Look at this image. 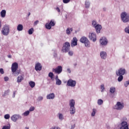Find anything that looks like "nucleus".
Listing matches in <instances>:
<instances>
[{
    "label": "nucleus",
    "instance_id": "13d9d810",
    "mask_svg": "<svg viewBox=\"0 0 129 129\" xmlns=\"http://www.w3.org/2000/svg\"><path fill=\"white\" fill-rule=\"evenodd\" d=\"M8 57L10 59H11V58H12V55L9 54V55H8Z\"/></svg>",
    "mask_w": 129,
    "mask_h": 129
},
{
    "label": "nucleus",
    "instance_id": "9b49d317",
    "mask_svg": "<svg viewBox=\"0 0 129 129\" xmlns=\"http://www.w3.org/2000/svg\"><path fill=\"white\" fill-rule=\"evenodd\" d=\"M107 39L105 37H102L100 39V44H101L102 46H106V45H107Z\"/></svg>",
    "mask_w": 129,
    "mask_h": 129
},
{
    "label": "nucleus",
    "instance_id": "423d86ee",
    "mask_svg": "<svg viewBox=\"0 0 129 129\" xmlns=\"http://www.w3.org/2000/svg\"><path fill=\"white\" fill-rule=\"evenodd\" d=\"M88 38L90 40V41H92V42H96V40H97V38L96 37V34L93 32H90L88 35Z\"/></svg>",
    "mask_w": 129,
    "mask_h": 129
},
{
    "label": "nucleus",
    "instance_id": "37998d69",
    "mask_svg": "<svg viewBox=\"0 0 129 129\" xmlns=\"http://www.w3.org/2000/svg\"><path fill=\"white\" fill-rule=\"evenodd\" d=\"M10 114H7L4 116V118H5V119H10Z\"/></svg>",
    "mask_w": 129,
    "mask_h": 129
},
{
    "label": "nucleus",
    "instance_id": "c9c22d12",
    "mask_svg": "<svg viewBox=\"0 0 129 129\" xmlns=\"http://www.w3.org/2000/svg\"><path fill=\"white\" fill-rule=\"evenodd\" d=\"M92 26L94 28H95V27H96L97 26V25H99V24H97V22H96V21L95 20H94L92 22Z\"/></svg>",
    "mask_w": 129,
    "mask_h": 129
},
{
    "label": "nucleus",
    "instance_id": "39448f33",
    "mask_svg": "<svg viewBox=\"0 0 129 129\" xmlns=\"http://www.w3.org/2000/svg\"><path fill=\"white\" fill-rule=\"evenodd\" d=\"M70 50V43L69 42H66L62 47V52L63 53H67Z\"/></svg>",
    "mask_w": 129,
    "mask_h": 129
},
{
    "label": "nucleus",
    "instance_id": "e2e57ef3",
    "mask_svg": "<svg viewBox=\"0 0 129 129\" xmlns=\"http://www.w3.org/2000/svg\"><path fill=\"white\" fill-rule=\"evenodd\" d=\"M74 66H75V67H76V66H77V63H74Z\"/></svg>",
    "mask_w": 129,
    "mask_h": 129
},
{
    "label": "nucleus",
    "instance_id": "ddd939ff",
    "mask_svg": "<svg viewBox=\"0 0 129 129\" xmlns=\"http://www.w3.org/2000/svg\"><path fill=\"white\" fill-rule=\"evenodd\" d=\"M35 70L36 71H41L42 70V64L40 62L35 64Z\"/></svg>",
    "mask_w": 129,
    "mask_h": 129
},
{
    "label": "nucleus",
    "instance_id": "052dcab7",
    "mask_svg": "<svg viewBox=\"0 0 129 129\" xmlns=\"http://www.w3.org/2000/svg\"><path fill=\"white\" fill-rule=\"evenodd\" d=\"M59 79L58 78V76H55V81L59 80Z\"/></svg>",
    "mask_w": 129,
    "mask_h": 129
},
{
    "label": "nucleus",
    "instance_id": "f704fd0d",
    "mask_svg": "<svg viewBox=\"0 0 129 129\" xmlns=\"http://www.w3.org/2000/svg\"><path fill=\"white\" fill-rule=\"evenodd\" d=\"M29 114H30V111L27 110V111H26L24 113H23L22 114V115H23V116H28Z\"/></svg>",
    "mask_w": 129,
    "mask_h": 129
},
{
    "label": "nucleus",
    "instance_id": "f3484780",
    "mask_svg": "<svg viewBox=\"0 0 129 129\" xmlns=\"http://www.w3.org/2000/svg\"><path fill=\"white\" fill-rule=\"evenodd\" d=\"M46 98L47 99H54L55 98V94L52 93L48 94L46 96Z\"/></svg>",
    "mask_w": 129,
    "mask_h": 129
},
{
    "label": "nucleus",
    "instance_id": "4c0bfd02",
    "mask_svg": "<svg viewBox=\"0 0 129 129\" xmlns=\"http://www.w3.org/2000/svg\"><path fill=\"white\" fill-rule=\"evenodd\" d=\"M34 32V28H31L28 30L29 35H32Z\"/></svg>",
    "mask_w": 129,
    "mask_h": 129
},
{
    "label": "nucleus",
    "instance_id": "5701e85b",
    "mask_svg": "<svg viewBox=\"0 0 129 129\" xmlns=\"http://www.w3.org/2000/svg\"><path fill=\"white\" fill-rule=\"evenodd\" d=\"M109 93H111V94H113L115 93V87H111L109 88Z\"/></svg>",
    "mask_w": 129,
    "mask_h": 129
},
{
    "label": "nucleus",
    "instance_id": "774afa93",
    "mask_svg": "<svg viewBox=\"0 0 129 129\" xmlns=\"http://www.w3.org/2000/svg\"><path fill=\"white\" fill-rule=\"evenodd\" d=\"M2 27V22L0 21V28Z\"/></svg>",
    "mask_w": 129,
    "mask_h": 129
},
{
    "label": "nucleus",
    "instance_id": "ea45409f",
    "mask_svg": "<svg viewBox=\"0 0 129 129\" xmlns=\"http://www.w3.org/2000/svg\"><path fill=\"white\" fill-rule=\"evenodd\" d=\"M55 22H54V20H51L50 22L49 23V25H50V26L51 27H54V26H55Z\"/></svg>",
    "mask_w": 129,
    "mask_h": 129
},
{
    "label": "nucleus",
    "instance_id": "20e7f679",
    "mask_svg": "<svg viewBox=\"0 0 129 129\" xmlns=\"http://www.w3.org/2000/svg\"><path fill=\"white\" fill-rule=\"evenodd\" d=\"M124 107V103L122 102H117L116 105L114 106V109L116 110H121L123 109Z\"/></svg>",
    "mask_w": 129,
    "mask_h": 129
},
{
    "label": "nucleus",
    "instance_id": "c03bdc74",
    "mask_svg": "<svg viewBox=\"0 0 129 129\" xmlns=\"http://www.w3.org/2000/svg\"><path fill=\"white\" fill-rule=\"evenodd\" d=\"M128 85H129V80L124 83V86H125V87H127Z\"/></svg>",
    "mask_w": 129,
    "mask_h": 129
},
{
    "label": "nucleus",
    "instance_id": "4d7b16f0",
    "mask_svg": "<svg viewBox=\"0 0 129 129\" xmlns=\"http://www.w3.org/2000/svg\"><path fill=\"white\" fill-rule=\"evenodd\" d=\"M15 95H16V91H14L13 92V98H15Z\"/></svg>",
    "mask_w": 129,
    "mask_h": 129
},
{
    "label": "nucleus",
    "instance_id": "cd10ccee",
    "mask_svg": "<svg viewBox=\"0 0 129 129\" xmlns=\"http://www.w3.org/2000/svg\"><path fill=\"white\" fill-rule=\"evenodd\" d=\"M58 117L59 119V120H63V119H64V115H63V114L61 113H58Z\"/></svg>",
    "mask_w": 129,
    "mask_h": 129
},
{
    "label": "nucleus",
    "instance_id": "603ef678",
    "mask_svg": "<svg viewBox=\"0 0 129 129\" xmlns=\"http://www.w3.org/2000/svg\"><path fill=\"white\" fill-rule=\"evenodd\" d=\"M9 78L8 77H4V80L6 82H7V81H9Z\"/></svg>",
    "mask_w": 129,
    "mask_h": 129
},
{
    "label": "nucleus",
    "instance_id": "f257e3e1",
    "mask_svg": "<svg viewBox=\"0 0 129 129\" xmlns=\"http://www.w3.org/2000/svg\"><path fill=\"white\" fill-rule=\"evenodd\" d=\"M120 19L123 24L129 23V13L126 11H123L120 14Z\"/></svg>",
    "mask_w": 129,
    "mask_h": 129
},
{
    "label": "nucleus",
    "instance_id": "864d4df0",
    "mask_svg": "<svg viewBox=\"0 0 129 129\" xmlns=\"http://www.w3.org/2000/svg\"><path fill=\"white\" fill-rule=\"evenodd\" d=\"M38 24H39V21L37 20L35 22H34V26H37V25H38Z\"/></svg>",
    "mask_w": 129,
    "mask_h": 129
},
{
    "label": "nucleus",
    "instance_id": "a211bd4d",
    "mask_svg": "<svg viewBox=\"0 0 129 129\" xmlns=\"http://www.w3.org/2000/svg\"><path fill=\"white\" fill-rule=\"evenodd\" d=\"M24 80V76L22 75L19 76L17 78V83H21L22 81Z\"/></svg>",
    "mask_w": 129,
    "mask_h": 129
},
{
    "label": "nucleus",
    "instance_id": "2f4dec72",
    "mask_svg": "<svg viewBox=\"0 0 129 129\" xmlns=\"http://www.w3.org/2000/svg\"><path fill=\"white\" fill-rule=\"evenodd\" d=\"M54 76V74H53V73L52 72H50L48 74V77H49L51 80H54V78H53V77Z\"/></svg>",
    "mask_w": 129,
    "mask_h": 129
},
{
    "label": "nucleus",
    "instance_id": "3c124183",
    "mask_svg": "<svg viewBox=\"0 0 129 129\" xmlns=\"http://www.w3.org/2000/svg\"><path fill=\"white\" fill-rule=\"evenodd\" d=\"M0 73L1 74H4L5 72L4 71V69H0Z\"/></svg>",
    "mask_w": 129,
    "mask_h": 129
},
{
    "label": "nucleus",
    "instance_id": "f8f14e48",
    "mask_svg": "<svg viewBox=\"0 0 129 129\" xmlns=\"http://www.w3.org/2000/svg\"><path fill=\"white\" fill-rule=\"evenodd\" d=\"M100 56L101 59H102L103 60H105V59L107 58V53H106V51H102L100 53Z\"/></svg>",
    "mask_w": 129,
    "mask_h": 129
},
{
    "label": "nucleus",
    "instance_id": "a878e982",
    "mask_svg": "<svg viewBox=\"0 0 129 129\" xmlns=\"http://www.w3.org/2000/svg\"><path fill=\"white\" fill-rule=\"evenodd\" d=\"M84 44H85V46L87 48H89L90 47V41H89L88 39L87 40Z\"/></svg>",
    "mask_w": 129,
    "mask_h": 129
},
{
    "label": "nucleus",
    "instance_id": "6ab92c4d",
    "mask_svg": "<svg viewBox=\"0 0 129 129\" xmlns=\"http://www.w3.org/2000/svg\"><path fill=\"white\" fill-rule=\"evenodd\" d=\"M70 114H75V112H76V109L75 108V106L70 107Z\"/></svg>",
    "mask_w": 129,
    "mask_h": 129
},
{
    "label": "nucleus",
    "instance_id": "b1692460",
    "mask_svg": "<svg viewBox=\"0 0 129 129\" xmlns=\"http://www.w3.org/2000/svg\"><path fill=\"white\" fill-rule=\"evenodd\" d=\"M87 40H88V38L85 36H83L80 39V42H81V43H83V44H84Z\"/></svg>",
    "mask_w": 129,
    "mask_h": 129
},
{
    "label": "nucleus",
    "instance_id": "4be33fe9",
    "mask_svg": "<svg viewBox=\"0 0 129 129\" xmlns=\"http://www.w3.org/2000/svg\"><path fill=\"white\" fill-rule=\"evenodd\" d=\"M85 7L86 9H89L90 8V1L89 0H86L85 3Z\"/></svg>",
    "mask_w": 129,
    "mask_h": 129
},
{
    "label": "nucleus",
    "instance_id": "0e129e2a",
    "mask_svg": "<svg viewBox=\"0 0 129 129\" xmlns=\"http://www.w3.org/2000/svg\"><path fill=\"white\" fill-rule=\"evenodd\" d=\"M64 18L66 19V20H67V14H66L65 16H64Z\"/></svg>",
    "mask_w": 129,
    "mask_h": 129
},
{
    "label": "nucleus",
    "instance_id": "49530a36",
    "mask_svg": "<svg viewBox=\"0 0 129 129\" xmlns=\"http://www.w3.org/2000/svg\"><path fill=\"white\" fill-rule=\"evenodd\" d=\"M34 110H35V107L31 106L30 107L29 111L30 112V111H34Z\"/></svg>",
    "mask_w": 129,
    "mask_h": 129
},
{
    "label": "nucleus",
    "instance_id": "c85d7f7f",
    "mask_svg": "<svg viewBox=\"0 0 129 129\" xmlns=\"http://www.w3.org/2000/svg\"><path fill=\"white\" fill-rule=\"evenodd\" d=\"M97 112V110L95 108H93L92 109V112L91 113V116L93 117L94 116H95V114H96V112Z\"/></svg>",
    "mask_w": 129,
    "mask_h": 129
},
{
    "label": "nucleus",
    "instance_id": "c756f323",
    "mask_svg": "<svg viewBox=\"0 0 129 129\" xmlns=\"http://www.w3.org/2000/svg\"><path fill=\"white\" fill-rule=\"evenodd\" d=\"M29 84L31 88H34V87L35 86V85H36V83H35V82L33 81L29 82Z\"/></svg>",
    "mask_w": 129,
    "mask_h": 129
},
{
    "label": "nucleus",
    "instance_id": "412c9836",
    "mask_svg": "<svg viewBox=\"0 0 129 129\" xmlns=\"http://www.w3.org/2000/svg\"><path fill=\"white\" fill-rule=\"evenodd\" d=\"M73 31V28H68L66 30V34L68 36L71 35V32Z\"/></svg>",
    "mask_w": 129,
    "mask_h": 129
},
{
    "label": "nucleus",
    "instance_id": "6e6d98bb",
    "mask_svg": "<svg viewBox=\"0 0 129 129\" xmlns=\"http://www.w3.org/2000/svg\"><path fill=\"white\" fill-rule=\"evenodd\" d=\"M67 71L68 73H71V70H70V69H67Z\"/></svg>",
    "mask_w": 129,
    "mask_h": 129
},
{
    "label": "nucleus",
    "instance_id": "e433bc0d",
    "mask_svg": "<svg viewBox=\"0 0 129 129\" xmlns=\"http://www.w3.org/2000/svg\"><path fill=\"white\" fill-rule=\"evenodd\" d=\"M51 25L50 24V23H46V24H45V27H46V29H47L48 30H51V28H52L51 27Z\"/></svg>",
    "mask_w": 129,
    "mask_h": 129
},
{
    "label": "nucleus",
    "instance_id": "8fccbe9b",
    "mask_svg": "<svg viewBox=\"0 0 129 129\" xmlns=\"http://www.w3.org/2000/svg\"><path fill=\"white\" fill-rule=\"evenodd\" d=\"M55 10H56V11H57V13H60L61 11H60V9L59 8V7H56V8H55Z\"/></svg>",
    "mask_w": 129,
    "mask_h": 129
},
{
    "label": "nucleus",
    "instance_id": "2eb2a0df",
    "mask_svg": "<svg viewBox=\"0 0 129 129\" xmlns=\"http://www.w3.org/2000/svg\"><path fill=\"white\" fill-rule=\"evenodd\" d=\"M94 28L96 30L97 34H99L100 33V31H101V29H102V26H101V25L99 24L95 26V27Z\"/></svg>",
    "mask_w": 129,
    "mask_h": 129
},
{
    "label": "nucleus",
    "instance_id": "bb28decb",
    "mask_svg": "<svg viewBox=\"0 0 129 129\" xmlns=\"http://www.w3.org/2000/svg\"><path fill=\"white\" fill-rule=\"evenodd\" d=\"M23 29H24V26H23V25L19 24L17 26V30L18 31H23Z\"/></svg>",
    "mask_w": 129,
    "mask_h": 129
},
{
    "label": "nucleus",
    "instance_id": "5fc2aeb1",
    "mask_svg": "<svg viewBox=\"0 0 129 129\" xmlns=\"http://www.w3.org/2000/svg\"><path fill=\"white\" fill-rule=\"evenodd\" d=\"M9 92H10V90H8L7 91H5V95H6V94H8V93H9Z\"/></svg>",
    "mask_w": 129,
    "mask_h": 129
},
{
    "label": "nucleus",
    "instance_id": "aec40b11",
    "mask_svg": "<svg viewBox=\"0 0 129 129\" xmlns=\"http://www.w3.org/2000/svg\"><path fill=\"white\" fill-rule=\"evenodd\" d=\"M69 106H70V107L75 106V100L74 99L70 100Z\"/></svg>",
    "mask_w": 129,
    "mask_h": 129
},
{
    "label": "nucleus",
    "instance_id": "473e14b6",
    "mask_svg": "<svg viewBox=\"0 0 129 129\" xmlns=\"http://www.w3.org/2000/svg\"><path fill=\"white\" fill-rule=\"evenodd\" d=\"M103 104V100H102V99H100L98 100L97 104L98 105H102V104Z\"/></svg>",
    "mask_w": 129,
    "mask_h": 129
},
{
    "label": "nucleus",
    "instance_id": "9d476101",
    "mask_svg": "<svg viewBox=\"0 0 129 129\" xmlns=\"http://www.w3.org/2000/svg\"><path fill=\"white\" fill-rule=\"evenodd\" d=\"M62 68L61 66H57L55 69H52V72H55L56 74H60L62 73Z\"/></svg>",
    "mask_w": 129,
    "mask_h": 129
},
{
    "label": "nucleus",
    "instance_id": "6e6552de",
    "mask_svg": "<svg viewBox=\"0 0 129 129\" xmlns=\"http://www.w3.org/2000/svg\"><path fill=\"white\" fill-rule=\"evenodd\" d=\"M124 74H126V71H125V69L120 68L116 71V75L117 76H119V75L123 76Z\"/></svg>",
    "mask_w": 129,
    "mask_h": 129
},
{
    "label": "nucleus",
    "instance_id": "dca6fc26",
    "mask_svg": "<svg viewBox=\"0 0 129 129\" xmlns=\"http://www.w3.org/2000/svg\"><path fill=\"white\" fill-rule=\"evenodd\" d=\"M77 38L76 37L73 38L72 42H71V46L75 47V46H77Z\"/></svg>",
    "mask_w": 129,
    "mask_h": 129
},
{
    "label": "nucleus",
    "instance_id": "338daca9",
    "mask_svg": "<svg viewBox=\"0 0 129 129\" xmlns=\"http://www.w3.org/2000/svg\"><path fill=\"white\" fill-rule=\"evenodd\" d=\"M73 128H74V126H73V125H72V127H71V129H73Z\"/></svg>",
    "mask_w": 129,
    "mask_h": 129
},
{
    "label": "nucleus",
    "instance_id": "680f3d73",
    "mask_svg": "<svg viewBox=\"0 0 129 129\" xmlns=\"http://www.w3.org/2000/svg\"><path fill=\"white\" fill-rule=\"evenodd\" d=\"M103 11L104 12H106V8L105 7L103 8Z\"/></svg>",
    "mask_w": 129,
    "mask_h": 129
},
{
    "label": "nucleus",
    "instance_id": "72a5a7b5",
    "mask_svg": "<svg viewBox=\"0 0 129 129\" xmlns=\"http://www.w3.org/2000/svg\"><path fill=\"white\" fill-rule=\"evenodd\" d=\"M118 78L117 79V81H118V82H121L122 80H123V76H118Z\"/></svg>",
    "mask_w": 129,
    "mask_h": 129
},
{
    "label": "nucleus",
    "instance_id": "0eeeda50",
    "mask_svg": "<svg viewBox=\"0 0 129 129\" xmlns=\"http://www.w3.org/2000/svg\"><path fill=\"white\" fill-rule=\"evenodd\" d=\"M11 119L14 122H17V120H19V119H22V116L19 114H15L11 117Z\"/></svg>",
    "mask_w": 129,
    "mask_h": 129
},
{
    "label": "nucleus",
    "instance_id": "a19ab883",
    "mask_svg": "<svg viewBox=\"0 0 129 129\" xmlns=\"http://www.w3.org/2000/svg\"><path fill=\"white\" fill-rule=\"evenodd\" d=\"M124 32L126 34H129V26H127V27L125 28L124 29Z\"/></svg>",
    "mask_w": 129,
    "mask_h": 129
},
{
    "label": "nucleus",
    "instance_id": "09e8293b",
    "mask_svg": "<svg viewBox=\"0 0 129 129\" xmlns=\"http://www.w3.org/2000/svg\"><path fill=\"white\" fill-rule=\"evenodd\" d=\"M62 2L63 4H68L69 3H70V0H63Z\"/></svg>",
    "mask_w": 129,
    "mask_h": 129
},
{
    "label": "nucleus",
    "instance_id": "393cba45",
    "mask_svg": "<svg viewBox=\"0 0 129 129\" xmlns=\"http://www.w3.org/2000/svg\"><path fill=\"white\" fill-rule=\"evenodd\" d=\"M0 14L2 18H5L6 17V14H7V11L5 10H3L1 12Z\"/></svg>",
    "mask_w": 129,
    "mask_h": 129
},
{
    "label": "nucleus",
    "instance_id": "79ce46f5",
    "mask_svg": "<svg viewBox=\"0 0 129 129\" xmlns=\"http://www.w3.org/2000/svg\"><path fill=\"white\" fill-rule=\"evenodd\" d=\"M44 99V97L42 96H39L37 98V101L40 102L42 101Z\"/></svg>",
    "mask_w": 129,
    "mask_h": 129
},
{
    "label": "nucleus",
    "instance_id": "58836bf2",
    "mask_svg": "<svg viewBox=\"0 0 129 129\" xmlns=\"http://www.w3.org/2000/svg\"><path fill=\"white\" fill-rule=\"evenodd\" d=\"M55 81L56 85H61V84H62V82L61 81V80H60V79L56 80Z\"/></svg>",
    "mask_w": 129,
    "mask_h": 129
},
{
    "label": "nucleus",
    "instance_id": "f03ea898",
    "mask_svg": "<svg viewBox=\"0 0 129 129\" xmlns=\"http://www.w3.org/2000/svg\"><path fill=\"white\" fill-rule=\"evenodd\" d=\"M18 68H19V65L18 64V63L14 62L12 63L11 67V71L14 76H18V75L21 73V71L18 70Z\"/></svg>",
    "mask_w": 129,
    "mask_h": 129
},
{
    "label": "nucleus",
    "instance_id": "7c9ffc66",
    "mask_svg": "<svg viewBox=\"0 0 129 129\" xmlns=\"http://www.w3.org/2000/svg\"><path fill=\"white\" fill-rule=\"evenodd\" d=\"M101 92H104L105 91V88L104 87V84L100 85Z\"/></svg>",
    "mask_w": 129,
    "mask_h": 129
},
{
    "label": "nucleus",
    "instance_id": "1a4fd4ad",
    "mask_svg": "<svg viewBox=\"0 0 129 129\" xmlns=\"http://www.w3.org/2000/svg\"><path fill=\"white\" fill-rule=\"evenodd\" d=\"M67 85L70 87H75V86H76V81L70 79L67 81Z\"/></svg>",
    "mask_w": 129,
    "mask_h": 129
},
{
    "label": "nucleus",
    "instance_id": "de8ad7c7",
    "mask_svg": "<svg viewBox=\"0 0 129 129\" xmlns=\"http://www.w3.org/2000/svg\"><path fill=\"white\" fill-rule=\"evenodd\" d=\"M11 128V126L9 125V126H4L2 129H10Z\"/></svg>",
    "mask_w": 129,
    "mask_h": 129
},
{
    "label": "nucleus",
    "instance_id": "bf43d9fd",
    "mask_svg": "<svg viewBox=\"0 0 129 129\" xmlns=\"http://www.w3.org/2000/svg\"><path fill=\"white\" fill-rule=\"evenodd\" d=\"M53 56H54V57H57V53H56V52H54V53H53Z\"/></svg>",
    "mask_w": 129,
    "mask_h": 129
},
{
    "label": "nucleus",
    "instance_id": "a18cd8bd",
    "mask_svg": "<svg viewBox=\"0 0 129 129\" xmlns=\"http://www.w3.org/2000/svg\"><path fill=\"white\" fill-rule=\"evenodd\" d=\"M68 55H69V56H73V54L74 52L73 51H68Z\"/></svg>",
    "mask_w": 129,
    "mask_h": 129
},
{
    "label": "nucleus",
    "instance_id": "7ed1b4c3",
    "mask_svg": "<svg viewBox=\"0 0 129 129\" xmlns=\"http://www.w3.org/2000/svg\"><path fill=\"white\" fill-rule=\"evenodd\" d=\"M10 25L8 24L4 25L1 30V33L2 34V35H3V36H9V35H10Z\"/></svg>",
    "mask_w": 129,
    "mask_h": 129
},
{
    "label": "nucleus",
    "instance_id": "69168bd1",
    "mask_svg": "<svg viewBox=\"0 0 129 129\" xmlns=\"http://www.w3.org/2000/svg\"><path fill=\"white\" fill-rule=\"evenodd\" d=\"M30 15H31V13L29 12V13H28V17H29V16H30Z\"/></svg>",
    "mask_w": 129,
    "mask_h": 129
},
{
    "label": "nucleus",
    "instance_id": "4468645a",
    "mask_svg": "<svg viewBox=\"0 0 129 129\" xmlns=\"http://www.w3.org/2000/svg\"><path fill=\"white\" fill-rule=\"evenodd\" d=\"M121 127L120 129H128V126L127 125V122L126 121H122L121 123Z\"/></svg>",
    "mask_w": 129,
    "mask_h": 129
}]
</instances>
